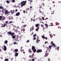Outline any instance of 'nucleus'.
Listing matches in <instances>:
<instances>
[{"label": "nucleus", "mask_w": 61, "mask_h": 61, "mask_svg": "<svg viewBox=\"0 0 61 61\" xmlns=\"http://www.w3.org/2000/svg\"><path fill=\"white\" fill-rule=\"evenodd\" d=\"M50 50L51 49H49V48L47 49L46 53H45V56H47L48 55H49V53H50Z\"/></svg>", "instance_id": "nucleus-1"}, {"label": "nucleus", "mask_w": 61, "mask_h": 61, "mask_svg": "<svg viewBox=\"0 0 61 61\" xmlns=\"http://www.w3.org/2000/svg\"><path fill=\"white\" fill-rule=\"evenodd\" d=\"M26 1H22L20 4L21 7L25 6L26 5Z\"/></svg>", "instance_id": "nucleus-2"}, {"label": "nucleus", "mask_w": 61, "mask_h": 61, "mask_svg": "<svg viewBox=\"0 0 61 61\" xmlns=\"http://www.w3.org/2000/svg\"><path fill=\"white\" fill-rule=\"evenodd\" d=\"M16 36V35H14L13 36H12V38H13V39H16V40H17L18 39V37L17 36V37H15Z\"/></svg>", "instance_id": "nucleus-3"}, {"label": "nucleus", "mask_w": 61, "mask_h": 61, "mask_svg": "<svg viewBox=\"0 0 61 61\" xmlns=\"http://www.w3.org/2000/svg\"><path fill=\"white\" fill-rule=\"evenodd\" d=\"M42 52V50L41 49H38L37 50L36 52L37 53H41Z\"/></svg>", "instance_id": "nucleus-4"}, {"label": "nucleus", "mask_w": 61, "mask_h": 61, "mask_svg": "<svg viewBox=\"0 0 61 61\" xmlns=\"http://www.w3.org/2000/svg\"><path fill=\"white\" fill-rule=\"evenodd\" d=\"M5 15H7V14H8L9 13L8 11V10H5Z\"/></svg>", "instance_id": "nucleus-5"}, {"label": "nucleus", "mask_w": 61, "mask_h": 61, "mask_svg": "<svg viewBox=\"0 0 61 61\" xmlns=\"http://www.w3.org/2000/svg\"><path fill=\"white\" fill-rule=\"evenodd\" d=\"M28 52L29 53H30V54H31V53H32V51H31V49H29Z\"/></svg>", "instance_id": "nucleus-6"}, {"label": "nucleus", "mask_w": 61, "mask_h": 61, "mask_svg": "<svg viewBox=\"0 0 61 61\" xmlns=\"http://www.w3.org/2000/svg\"><path fill=\"white\" fill-rule=\"evenodd\" d=\"M20 15V13L19 12H18L16 14V16H19Z\"/></svg>", "instance_id": "nucleus-7"}, {"label": "nucleus", "mask_w": 61, "mask_h": 61, "mask_svg": "<svg viewBox=\"0 0 61 61\" xmlns=\"http://www.w3.org/2000/svg\"><path fill=\"white\" fill-rule=\"evenodd\" d=\"M38 37H37V39H36L37 40L36 41V42H37V43H39V42H40V40H39V39H38Z\"/></svg>", "instance_id": "nucleus-8"}, {"label": "nucleus", "mask_w": 61, "mask_h": 61, "mask_svg": "<svg viewBox=\"0 0 61 61\" xmlns=\"http://www.w3.org/2000/svg\"><path fill=\"white\" fill-rule=\"evenodd\" d=\"M5 17L4 16H2L1 21L5 20Z\"/></svg>", "instance_id": "nucleus-9"}, {"label": "nucleus", "mask_w": 61, "mask_h": 61, "mask_svg": "<svg viewBox=\"0 0 61 61\" xmlns=\"http://www.w3.org/2000/svg\"><path fill=\"white\" fill-rule=\"evenodd\" d=\"M7 34L8 35H9V36H10V35H11L12 34V32L11 31H9L7 33Z\"/></svg>", "instance_id": "nucleus-10"}, {"label": "nucleus", "mask_w": 61, "mask_h": 61, "mask_svg": "<svg viewBox=\"0 0 61 61\" xmlns=\"http://www.w3.org/2000/svg\"><path fill=\"white\" fill-rule=\"evenodd\" d=\"M4 50H5V51H6L7 49L6 47L4 45Z\"/></svg>", "instance_id": "nucleus-11"}, {"label": "nucleus", "mask_w": 61, "mask_h": 61, "mask_svg": "<svg viewBox=\"0 0 61 61\" xmlns=\"http://www.w3.org/2000/svg\"><path fill=\"white\" fill-rule=\"evenodd\" d=\"M15 12V11L14 10H11L10 11V12L11 13V14H14V12Z\"/></svg>", "instance_id": "nucleus-12"}, {"label": "nucleus", "mask_w": 61, "mask_h": 61, "mask_svg": "<svg viewBox=\"0 0 61 61\" xmlns=\"http://www.w3.org/2000/svg\"><path fill=\"white\" fill-rule=\"evenodd\" d=\"M52 46H53V47H56V45L54 43L52 44Z\"/></svg>", "instance_id": "nucleus-13"}, {"label": "nucleus", "mask_w": 61, "mask_h": 61, "mask_svg": "<svg viewBox=\"0 0 61 61\" xmlns=\"http://www.w3.org/2000/svg\"><path fill=\"white\" fill-rule=\"evenodd\" d=\"M34 49H35V47L33 46H32V50H34Z\"/></svg>", "instance_id": "nucleus-14"}, {"label": "nucleus", "mask_w": 61, "mask_h": 61, "mask_svg": "<svg viewBox=\"0 0 61 61\" xmlns=\"http://www.w3.org/2000/svg\"><path fill=\"white\" fill-rule=\"evenodd\" d=\"M18 53L17 52L15 53V56H18Z\"/></svg>", "instance_id": "nucleus-15"}, {"label": "nucleus", "mask_w": 61, "mask_h": 61, "mask_svg": "<svg viewBox=\"0 0 61 61\" xmlns=\"http://www.w3.org/2000/svg\"><path fill=\"white\" fill-rule=\"evenodd\" d=\"M6 25H6V24H4V25H2V26H1L2 27H5V26H6Z\"/></svg>", "instance_id": "nucleus-16"}, {"label": "nucleus", "mask_w": 61, "mask_h": 61, "mask_svg": "<svg viewBox=\"0 0 61 61\" xmlns=\"http://www.w3.org/2000/svg\"><path fill=\"white\" fill-rule=\"evenodd\" d=\"M14 50L15 52H18V49H15Z\"/></svg>", "instance_id": "nucleus-17"}, {"label": "nucleus", "mask_w": 61, "mask_h": 61, "mask_svg": "<svg viewBox=\"0 0 61 61\" xmlns=\"http://www.w3.org/2000/svg\"><path fill=\"white\" fill-rule=\"evenodd\" d=\"M39 27H38L36 29V31H38V30H39Z\"/></svg>", "instance_id": "nucleus-18"}, {"label": "nucleus", "mask_w": 61, "mask_h": 61, "mask_svg": "<svg viewBox=\"0 0 61 61\" xmlns=\"http://www.w3.org/2000/svg\"><path fill=\"white\" fill-rule=\"evenodd\" d=\"M5 44H7V43H8V41L7 40H6L4 42Z\"/></svg>", "instance_id": "nucleus-19"}, {"label": "nucleus", "mask_w": 61, "mask_h": 61, "mask_svg": "<svg viewBox=\"0 0 61 61\" xmlns=\"http://www.w3.org/2000/svg\"><path fill=\"white\" fill-rule=\"evenodd\" d=\"M45 35L44 34L43 35H42V38H45V37L44 36Z\"/></svg>", "instance_id": "nucleus-20"}, {"label": "nucleus", "mask_w": 61, "mask_h": 61, "mask_svg": "<svg viewBox=\"0 0 61 61\" xmlns=\"http://www.w3.org/2000/svg\"><path fill=\"white\" fill-rule=\"evenodd\" d=\"M45 26H46V28H48V25H47V24H45Z\"/></svg>", "instance_id": "nucleus-21"}, {"label": "nucleus", "mask_w": 61, "mask_h": 61, "mask_svg": "<svg viewBox=\"0 0 61 61\" xmlns=\"http://www.w3.org/2000/svg\"><path fill=\"white\" fill-rule=\"evenodd\" d=\"M33 50V52L34 53H35L36 51V49Z\"/></svg>", "instance_id": "nucleus-22"}, {"label": "nucleus", "mask_w": 61, "mask_h": 61, "mask_svg": "<svg viewBox=\"0 0 61 61\" xmlns=\"http://www.w3.org/2000/svg\"><path fill=\"white\" fill-rule=\"evenodd\" d=\"M35 26L36 27H38V26H39V24H36L35 25Z\"/></svg>", "instance_id": "nucleus-23"}, {"label": "nucleus", "mask_w": 61, "mask_h": 61, "mask_svg": "<svg viewBox=\"0 0 61 61\" xmlns=\"http://www.w3.org/2000/svg\"><path fill=\"white\" fill-rule=\"evenodd\" d=\"M15 34L13 32L12 33H11V36H13V35H14Z\"/></svg>", "instance_id": "nucleus-24"}, {"label": "nucleus", "mask_w": 61, "mask_h": 61, "mask_svg": "<svg viewBox=\"0 0 61 61\" xmlns=\"http://www.w3.org/2000/svg\"><path fill=\"white\" fill-rule=\"evenodd\" d=\"M8 21H6V22H5V23L6 24H5L6 25H7V24H8Z\"/></svg>", "instance_id": "nucleus-25"}, {"label": "nucleus", "mask_w": 61, "mask_h": 61, "mask_svg": "<svg viewBox=\"0 0 61 61\" xmlns=\"http://www.w3.org/2000/svg\"><path fill=\"white\" fill-rule=\"evenodd\" d=\"M34 29V27H32L30 28L31 30H33Z\"/></svg>", "instance_id": "nucleus-26"}, {"label": "nucleus", "mask_w": 61, "mask_h": 61, "mask_svg": "<svg viewBox=\"0 0 61 61\" xmlns=\"http://www.w3.org/2000/svg\"><path fill=\"white\" fill-rule=\"evenodd\" d=\"M12 17H13L12 16H10L9 17V20H10L11 19V18H12Z\"/></svg>", "instance_id": "nucleus-27"}, {"label": "nucleus", "mask_w": 61, "mask_h": 61, "mask_svg": "<svg viewBox=\"0 0 61 61\" xmlns=\"http://www.w3.org/2000/svg\"><path fill=\"white\" fill-rule=\"evenodd\" d=\"M6 3H8V4H9V3H10V2L9 1H8V0H6Z\"/></svg>", "instance_id": "nucleus-28"}, {"label": "nucleus", "mask_w": 61, "mask_h": 61, "mask_svg": "<svg viewBox=\"0 0 61 61\" xmlns=\"http://www.w3.org/2000/svg\"><path fill=\"white\" fill-rule=\"evenodd\" d=\"M9 60L7 59H5V61H8Z\"/></svg>", "instance_id": "nucleus-29"}, {"label": "nucleus", "mask_w": 61, "mask_h": 61, "mask_svg": "<svg viewBox=\"0 0 61 61\" xmlns=\"http://www.w3.org/2000/svg\"><path fill=\"white\" fill-rule=\"evenodd\" d=\"M33 57V55H30L29 56L31 58V57Z\"/></svg>", "instance_id": "nucleus-30"}, {"label": "nucleus", "mask_w": 61, "mask_h": 61, "mask_svg": "<svg viewBox=\"0 0 61 61\" xmlns=\"http://www.w3.org/2000/svg\"><path fill=\"white\" fill-rule=\"evenodd\" d=\"M49 48H50V49H51V47H52V46H49Z\"/></svg>", "instance_id": "nucleus-31"}, {"label": "nucleus", "mask_w": 61, "mask_h": 61, "mask_svg": "<svg viewBox=\"0 0 61 61\" xmlns=\"http://www.w3.org/2000/svg\"><path fill=\"white\" fill-rule=\"evenodd\" d=\"M0 9H4V7H0Z\"/></svg>", "instance_id": "nucleus-32"}, {"label": "nucleus", "mask_w": 61, "mask_h": 61, "mask_svg": "<svg viewBox=\"0 0 61 61\" xmlns=\"http://www.w3.org/2000/svg\"><path fill=\"white\" fill-rule=\"evenodd\" d=\"M1 19H2V16H0V20H1Z\"/></svg>", "instance_id": "nucleus-33"}, {"label": "nucleus", "mask_w": 61, "mask_h": 61, "mask_svg": "<svg viewBox=\"0 0 61 61\" xmlns=\"http://www.w3.org/2000/svg\"><path fill=\"white\" fill-rule=\"evenodd\" d=\"M39 12L40 13H42V11H41V10H39Z\"/></svg>", "instance_id": "nucleus-34"}, {"label": "nucleus", "mask_w": 61, "mask_h": 61, "mask_svg": "<svg viewBox=\"0 0 61 61\" xmlns=\"http://www.w3.org/2000/svg\"><path fill=\"white\" fill-rule=\"evenodd\" d=\"M36 36V34H35L33 36L34 37H35V36Z\"/></svg>", "instance_id": "nucleus-35"}, {"label": "nucleus", "mask_w": 61, "mask_h": 61, "mask_svg": "<svg viewBox=\"0 0 61 61\" xmlns=\"http://www.w3.org/2000/svg\"><path fill=\"white\" fill-rule=\"evenodd\" d=\"M29 41H30L29 40H28L27 41H26V42L27 43H28V42H29Z\"/></svg>", "instance_id": "nucleus-36"}, {"label": "nucleus", "mask_w": 61, "mask_h": 61, "mask_svg": "<svg viewBox=\"0 0 61 61\" xmlns=\"http://www.w3.org/2000/svg\"><path fill=\"white\" fill-rule=\"evenodd\" d=\"M23 31V32H24V31H25V29H23V30H21V31Z\"/></svg>", "instance_id": "nucleus-37"}, {"label": "nucleus", "mask_w": 61, "mask_h": 61, "mask_svg": "<svg viewBox=\"0 0 61 61\" xmlns=\"http://www.w3.org/2000/svg\"><path fill=\"white\" fill-rule=\"evenodd\" d=\"M11 1L12 2H15V0H11Z\"/></svg>", "instance_id": "nucleus-38"}, {"label": "nucleus", "mask_w": 61, "mask_h": 61, "mask_svg": "<svg viewBox=\"0 0 61 61\" xmlns=\"http://www.w3.org/2000/svg\"><path fill=\"white\" fill-rule=\"evenodd\" d=\"M13 22V21H10L9 22V23H10V24H11V23H12Z\"/></svg>", "instance_id": "nucleus-39"}, {"label": "nucleus", "mask_w": 61, "mask_h": 61, "mask_svg": "<svg viewBox=\"0 0 61 61\" xmlns=\"http://www.w3.org/2000/svg\"><path fill=\"white\" fill-rule=\"evenodd\" d=\"M26 25H23V27H26Z\"/></svg>", "instance_id": "nucleus-40"}, {"label": "nucleus", "mask_w": 61, "mask_h": 61, "mask_svg": "<svg viewBox=\"0 0 61 61\" xmlns=\"http://www.w3.org/2000/svg\"><path fill=\"white\" fill-rule=\"evenodd\" d=\"M41 27H44V25H43L41 24Z\"/></svg>", "instance_id": "nucleus-41"}, {"label": "nucleus", "mask_w": 61, "mask_h": 61, "mask_svg": "<svg viewBox=\"0 0 61 61\" xmlns=\"http://www.w3.org/2000/svg\"><path fill=\"white\" fill-rule=\"evenodd\" d=\"M32 7H33L32 6H30V9H31V8H32Z\"/></svg>", "instance_id": "nucleus-42"}, {"label": "nucleus", "mask_w": 61, "mask_h": 61, "mask_svg": "<svg viewBox=\"0 0 61 61\" xmlns=\"http://www.w3.org/2000/svg\"><path fill=\"white\" fill-rule=\"evenodd\" d=\"M30 9L29 8H28L27 9V10H27H27L28 11V10H30Z\"/></svg>", "instance_id": "nucleus-43"}, {"label": "nucleus", "mask_w": 61, "mask_h": 61, "mask_svg": "<svg viewBox=\"0 0 61 61\" xmlns=\"http://www.w3.org/2000/svg\"><path fill=\"white\" fill-rule=\"evenodd\" d=\"M33 39L34 40H36V37H34L33 38Z\"/></svg>", "instance_id": "nucleus-44"}, {"label": "nucleus", "mask_w": 61, "mask_h": 61, "mask_svg": "<svg viewBox=\"0 0 61 61\" xmlns=\"http://www.w3.org/2000/svg\"><path fill=\"white\" fill-rule=\"evenodd\" d=\"M30 2L31 3H32V2H33V0H30Z\"/></svg>", "instance_id": "nucleus-45"}, {"label": "nucleus", "mask_w": 61, "mask_h": 61, "mask_svg": "<svg viewBox=\"0 0 61 61\" xmlns=\"http://www.w3.org/2000/svg\"><path fill=\"white\" fill-rule=\"evenodd\" d=\"M15 12H17V11H18V10H17V9H16L15 10Z\"/></svg>", "instance_id": "nucleus-46"}, {"label": "nucleus", "mask_w": 61, "mask_h": 61, "mask_svg": "<svg viewBox=\"0 0 61 61\" xmlns=\"http://www.w3.org/2000/svg\"><path fill=\"white\" fill-rule=\"evenodd\" d=\"M13 17H12V18L10 20H13Z\"/></svg>", "instance_id": "nucleus-47"}, {"label": "nucleus", "mask_w": 61, "mask_h": 61, "mask_svg": "<svg viewBox=\"0 0 61 61\" xmlns=\"http://www.w3.org/2000/svg\"><path fill=\"white\" fill-rule=\"evenodd\" d=\"M48 61H50V59H49V58H48Z\"/></svg>", "instance_id": "nucleus-48"}, {"label": "nucleus", "mask_w": 61, "mask_h": 61, "mask_svg": "<svg viewBox=\"0 0 61 61\" xmlns=\"http://www.w3.org/2000/svg\"><path fill=\"white\" fill-rule=\"evenodd\" d=\"M32 61H35V59H32Z\"/></svg>", "instance_id": "nucleus-49"}, {"label": "nucleus", "mask_w": 61, "mask_h": 61, "mask_svg": "<svg viewBox=\"0 0 61 61\" xmlns=\"http://www.w3.org/2000/svg\"><path fill=\"white\" fill-rule=\"evenodd\" d=\"M23 13H24V14H25V10H24L23 11Z\"/></svg>", "instance_id": "nucleus-50"}, {"label": "nucleus", "mask_w": 61, "mask_h": 61, "mask_svg": "<svg viewBox=\"0 0 61 61\" xmlns=\"http://www.w3.org/2000/svg\"><path fill=\"white\" fill-rule=\"evenodd\" d=\"M48 43V42H47V41H46V42H45V44H46V43Z\"/></svg>", "instance_id": "nucleus-51"}, {"label": "nucleus", "mask_w": 61, "mask_h": 61, "mask_svg": "<svg viewBox=\"0 0 61 61\" xmlns=\"http://www.w3.org/2000/svg\"><path fill=\"white\" fill-rule=\"evenodd\" d=\"M42 19H43V20H44V17H42Z\"/></svg>", "instance_id": "nucleus-52"}, {"label": "nucleus", "mask_w": 61, "mask_h": 61, "mask_svg": "<svg viewBox=\"0 0 61 61\" xmlns=\"http://www.w3.org/2000/svg\"><path fill=\"white\" fill-rule=\"evenodd\" d=\"M2 12L3 13H4V10H2Z\"/></svg>", "instance_id": "nucleus-53"}, {"label": "nucleus", "mask_w": 61, "mask_h": 61, "mask_svg": "<svg viewBox=\"0 0 61 61\" xmlns=\"http://www.w3.org/2000/svg\"><path fill=\"white\" fill-rule=\"evenodd\" d=\"M0 52H2V50L0 48Z\"/></svg>", "instance_id": "nucleus-54"}, {"label": "nucleus", "mask_w": 61, "mask_h": 61, "mask_svg": "<svg viewBox=\"0 0 61 61\" xmlns=\"http://www.w3.org/2000/svg\"><path fill=\"white\" fill-rule=\"evenodd\" d=\"M27 10H26L25 11V12L26 13H27Z\"/></svg>", "instance_id": "nucleus-55"}, {"label": "nucleus", "mask_w": 61, "mask_h": 61, "mask_svg": "<svg viewBox=\"0 0 61 61\" xmlns=\"http://www.w3.org/2000/svg\"><path fill=\"white\" fill-rule=\"evenodd\" d=\"M53 43V42L51 41V44H54Z\"/></svg>", "instance_id": "nucleus-56"}, {"label": "nucleus", "mask_w": 61, "mask_h": 61, "mask_svg": "<svg viewBox=\"0 0 61 61\" xmlns=\"http://www.w3.org/2000/svg\"><path fill=\"white\" fill-rule=\"evenodd\" d=\"M42 5H43L44 6H45V4H44V3H42Z\"/></svg>", "instance_id": "nucleus-57"}, {"label": "nucleus", "mask_w": 61, "mask_h": 61, "mask_svg": "<svg viewBox=\"0 0 61 61\" xmlns=\"http://www.w3.org/2000/svg\"><path fill=\"white\" fill-rule=\"evenodd\" d=\"M14 44L15 45V44H16V43L15 42L14 43Z\"/></svg>", "instance_id": "nucleus-58"}, {"label": "nucleus", "mask_w": 61, "mask_h": 61, "mask_svg": "<svg viewBox=\"0 0 61 61\" xmlns=\"http://www.w3.org/2000/svg\"><path fill=\"white\" fill-rule=\"evenodd\" d=\"M45 38L46 39H47V37H45Z\"/></svg>", "instance_id": "nucleus-59"}, {"label": "nucleus", "mask_w": 61, "mask_h": 61, "mask_svg": "<svg viewBox=\"0 0 61 61\" xmlns=\"http://www.w3.org/2000/svg\"><path fill=\"white\" fill-rule=\"evenodd\" d=\"M50 36H51V37H53V36H52V35H50Z\"/></svg>", "instance_id": "nucleus-60"}, {"label": "nucleus", "mask_w": 61, "mask_h": 61, "mask_svg": "<svg viewBox=\"0 0 61 61\" xmlns=\"http://www.w3.org/2000/svg\"><path fill=\"white\" fill-rule=\"evenodd\" d=\"M33 21H35V20L34 19L33 20Z\"/></svg>", "instance_id": "nucleus-61"}, {"label": "nucleus", "mask_w": 61, "mask_h": 61, "mask_svg": "<svg viewBox=\"0 0 61 61\" xmlns=\"http://www.w3.org/2000/svg\"><path fill=\"white\" fill-rule=\"evenodd\" d=\"M43 47H45V45H43Z\"/></svg>", "instance_id": "nucleus-62"}, {"label": "nucleus", "mask_w": 61, "mask_h": 61, "mask_svg": "<svg viewBox=\"0 0 61 61\" xmlns=\"http://www.w3.org/2000/svg\"><path fill=\"white\" fill-rule=\"evenodd\" d=\"M1 59H3V57H1Z\"/></svg>", "instance_id": "nucleus-63"}, {"label": "nucleus", "mask_w": 61, "mask_h": 61, "mask_svg": "<svg viewBox=\"0 0 61 61\" xmlns=\"http://www.w3.org/2000/svg\"><path fill=\"white\" fill-rule=\"evenodd\" d=\"M43 30H45V28H43Z\"/></svg>", "instance_id": "nucleus-64"}]
</instances>
